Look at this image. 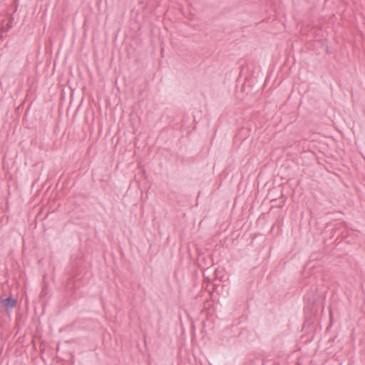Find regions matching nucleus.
I'll use <instances>...</instances> for the list:
<instances>
[{"label":"nucleus","mask_w":365,"mask_h":365,"mask_svg":"<svg viewBox=\"0 0 365 365\" xmlns=\"http://www.w3.org/2000/svg\"><path fill=\"white\" fill-rule=\"evenodd\" d=\"M0 303L4 304L5 307V310L7 311L15 307L16 301L12 297H7L4 299L3 301H1Z\"/></svg>","instance_id":"1"},{"label":"nucleus","mask_w":365,"mask_h":365,"mask_svg":"<svg viewBox=\"0 0 365 365\" xmlns=\"http://www.w3.org/2000/svg\"><path fill=\"white\" fill-rule=\"evenodd\" d=\"M12 20V19H11V21ZM12 27V24H11V21L10 23H9L7 25H6V29L4 30L5 32H8L9 31V29Z\"/></svg>","instance_id":"2"}]
</instances>
